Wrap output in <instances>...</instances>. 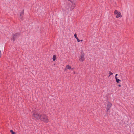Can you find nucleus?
<instances>
[{
	"label": "nucleus",
	"mask_w": 134,
	"mask_h": 134,
	"mask_svg": "<svg viewBox=\"0 0 134 134\" xmlns=\"http://www.w3.org/2000/svg\"><path fill=\"white\" fill-rule=\"evenodd\" d=\"M40 119L41 121L45 122L47 123L48 122L47 116L44 114H41Z\"/></svg>",
	"instance_id": "1"
},
{
	"label": "nucleus",
	"mask_w": 134,
	"mask_h": 134,
	"mask_svg": "<svg viewBox=\"0 0 134 134\" xmlns=\"http://www.w3.org/2000/svg\"><path fill=\"white\" fill-rule=\"evenodd\" d=\"M114 13L115 14L117 15L116 16L117 18H118L119 17H121L122 16L120 12L116 10H115Z\"/></svg>",
	"instance_id": "2"
},
{
	"label": "nucleus",
	"mask_w": 134,
	"mask_h": 134,
	"mask_svg": "<svg viewBox=\"0 0 134 134\" xmlns=\"http://www.w3.org/2000/svg\"><path fill=\"white\" fill-rule=\"evenodd\" d=\"M41 114L37 113H34L33 114V116L36 119L38 120L40 119Z\"/></svg>",
	"instance_id": "3"
},
{
	"label": "nucleus",
	"mask_w": 134,
	"mask_h": 134,
	"mask_svg": "<svg viewBox=\"0 0 134 134\" xmlns=\"http://www.w3.org/2000/svg\"><path fill=\"white\" fill-rule=\"evenodd\" d=\"M84 60V54L83 53H81V56L79 58V60L80 61L83 62Z\"/></svg>",
	"instance_id": "4"
},
{
	"label": "nucleus",
	"mask_w": 134,
	"mask_h": 134,
	"mask_svg": "<svg viewBox=\"0 0 134 134\" xmlns=\"http://www.w3.org/2000/svg\"><path fill=\"white\" fill-rule=\"evenodd\" d=\"M112 106V104L110 102H109L107 104V111L108 112L109 110Z\"/></svg>",
	"instance_id": "5"
},
{
	"label": "nucleus",
	"mask_w": 134,
	"mask_h": 134,
	"mask_svg": "<svg viewBox=\"0 0 134 134\" xmlns=\"http://www.w3.org/2000/svg\"><path fill=\"white\" fill-rule=\"evenodd\" d=\"M23 14H24V12L23 11H22L20 13V18L21 19H23Z\"/></svg>",
	"instance_id": "6"
},
{
	"label": "nucleus",
	"mask_w": 134,
	"mask_h": 134,
	"mask_svg": "<svg viewBox=\"0 0 134 134\" xmlns=\"http://www.w3.org/2000/svg\"><path fill=\"white\" fill-rule=\"evenodd\" d=\"M115 78L116 79V81L118 83H119L121 81V80L119 79H118V78L116 77H115Z\"/></svg>",
	"instance_id": "7"
},
{
	"label": "nucleus",
	"mask_w": 134,
	"mask_h": 134,
	"mask_svg": "<svg viewBox=\"0 0 134 134\" xmlns=\"http://www.w3.org/2000/svg\"><path fill=\"white\" fill-rule=\"evenodd\" d=\"M66 69H65V70H66L67 69H70L71 68V67H70V66L69 65H67L66 66Z\"/></svg>",
	"instance_id": "8"
},
{
	"label": "nucleus",
	"mask_w": 134,
	"mask_h": 134,
	"mask_svg": "<svg viewBox=\"0 0 134 134\" xmlns=\"http://www.w3.org/2000/svg\"><path fill=\"white\" fill-rule=\"evenodd\" d=\"M56 57L55 55H54L53 57V61H54L56 59Z\"/></svg>",
	"instance_id": "9"
},
{
	"label": "nucleus",
	"mask_w": 134,
	"mask_h": 134,
	"mask_svg": "<svg viewBox=\"0 0 134 134\" xmlns=\"http://www.w3.org/2000/svg\"><path fill=\"white\" fill-rule=\"evenodd\" d=\"M74 36L76 38V39L78 38L77 37V34H75L74 35Z\"/></svg>",
	"instance_id": "10"
},
{
	"label": "nucleus",
	"mask_w": 134,
	"mask_h": 134,
	"mask_svg": "<svg viewBox=\"0 0 134 134\" xmlns=\"http://www.w3.org/2000/svg\"><path fill=\"white\" fill-rule=\"evenodd\" d=\"M10 131L12 133V134H14L15 133L13 132L12 130H11Z\"/></svg>",
	"instance_id": "11"
},
{
	"label": "nucleus",
	"mask_w": 134,
	"mask_h": 134,
	"mask_svg": "<svg viewBox=\"0 0 134 134\" xmlns=\"http://www.w3.org/2000/svg\"><path fill=\"white\" fill-rule=\"evenodd\" d=\"M109 74L110 75H112V74H113V73H112L111 72V71H110L109 72Z\"/></svg>",
	"instance_id": "12"
},
{
	"label": "nucleus",
	"mask_w": 134,
	"mask_h": 134,
	"mask_svg": "<svg viewBox=\"0 0 134 134\" xmlns=\"http://www.w3.org/2000/svg\"><path fill=\"white\" fill-rule=\"evenodd\" d=\"M77 40V41L78 42H79L80 41V40L78 38H77L76 39Z\"/></svg>",
	"instance_id": "13"
},
{
	"label": "nucleus",
	"mask_w": 134,
	"mask_h": 134,
	"mask_svg": "<svg viewBox=\"0 0 134 134\" xmlns=\"http://www.w3.org/2000/svg\"><path fill=\"white\" fill-rule=\"evenodd\" d=\"M16 35H14V36H13V38H14V37H15V36H16Z\"/></svg>",
	"instance_id": "14"
},
{
	"label": "nucleus",
	"mask_w": 134,
	"mask_h": 134,
	"mask_svg": "<svg viewBox=\"0 0 134 134\" xmlns=\"http://www.w3.org/2000/svg\"><path fill=\"white\" fill-rule=\"evenodd\" d=\"M118 74H116L115 75V77H116V76H118Z\"/></svg>",
	"instance_id": "15"
},
{
	"label": "nucleus",
	"mask_w": 134,
	"mask_h": 134,
	"mask_svg": "<svg viewBox=\"0 0 134 134\" xmlns=\"http://www.w3.org/2000/svg\"><path fill=\"white\" fill-rule=\"evenodd\" d=\"M83 41V40H80V41H81V42H82Z\"/></svg>",
	"instance_id": "16"
},
{
	"label": "nucleus",
	"mask_w": 134,
	"mask_h": 134,
	"mask_svg": "<svg viewBox=\"0 0 134 134\" xmlns=\"http://www.w3.org/2000/svg\"><path fill=\"white\" fill-rule=\"evenodd\" d=\"M73 70V68L71 69V70Z\"/></svg>",
	"instance_id": "17"
},
{
	"label": "nucleus",
	"mask_w": 134,
	"mask_h": 134,
	"mask_svg": "<svg viewBox=\"0 0 134 134\" xmlns=\"http://www.w3.org/2000/svg\"><path fill=\"white\" fill-rule=\"evenodd\" d=\"M110 76V75H109L108 76V77H109Z\"/></svg>",
	"instance_id": "18"
},
{
	"label": "nucleus",
	"mask_w": 134,
	"mask_h": 134,
	"mask_svg": "<svg viewBox=\"0 0 134 134\" xmlns=\"http://www.w3.org/2000/svg\"><path fill=\"white\" fill-rule=\"evenodd\" d=\"M119 86L120 87L121 86V85H119Z\"/></svg>",
	"instance_id": "19"
}]
</instances>
